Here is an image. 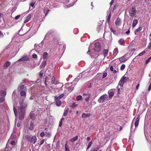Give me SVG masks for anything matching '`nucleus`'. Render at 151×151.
I'll return each mask as SVG.
<instances>
[{"instance_id": "obj_62", "label": "nucleus", "mask_w": 151, "mask_h": 151, "mask_svg": "<svg viewBox=\"0 0 151 151\" xmlns=\"http://www.w3.org/2000/svg\"><path fill=\"white\" fill-rule=\"evenodd\" d=\"M35 4V3H32L31 4L30 6L32 7H34Z\"/></svg>"}, {"instance_id": "obj_25", "label": "nucleus", "mask_w": 151, "mask_h": 151, "mask_svg": "<svg viewBox=\"0 0 151 151\" xmlns=\"http://www.w3.org/2000/svg\"><path fill=\"white\" fill-rule=\"evenodd\" d=\"M30 117L31 119L34 120L35 119L34 114L32 112H31L29 114Z\"/></svg>"}, {"instance_id": "obj_10", "label": "nucleus", "mask_w": 151, "mask_h": 151, "mask_svg": "<svg viewBox=\"0 0 151 151\" xmlns=\"http://www.w3.org/2000/svg\"><path fill=\"white\" fill-rule=\"evenodd\" d=\"M29 58L27 56H25L23 57L20 59H19L18 61L21 62V61H26L29 60Z\"/></svg>"}, {"instance_id": "obj_58", "label": "nucleus", "mask_w": 151, "mask_h": 151, "mask_svg": "<svg viewBox=\"0 0 151 151\" xmlns=\"http://www.w3.org/2000/svg\"><path fill=\"white\" fill-rule=\"evenodd\" d=\"M114 0H111V1L110 2V6H111L113 4V3L114 2Z\"/></svg>"}, {"instance_id": "obj_17", "label": "nucleus", "mask_w": 151, "mask_h": 151, "mask_svg": "<svg viewBox=\"0 0 151 151\" xmlns=\"http://www.w3.org/2000/svg\"><path fill=\"white\" fill-rule=\"evenodd\" d=\"M56 101V105L58 106H60L61 104V101L59 99H57L55 100Z\"/></svg>"}, {"instance_id": "obj_39", "label": "nucleus", "mask_w": 151, "mask_h": 151, "mask_svg": "<svg viewBox=\"0 0 151 151\" xmlns=\"http://www.w3.org/2000/svg\"><path fill=\"white\" fill-rule=\"evenodd\" d=\"M145 50H144L142 52L139 53V54L138 55V56H140L142 55H143L145 53Z\"/></svg>"}, {"instance_id": "obj_48", "label": "nucleus", "mask_w": 151, "mask_h": 151, "mask_svg": "<svg viewBox=\"0 0 151 151\" xmlns=\"http://www.w3.org/2000/svg\"><path fill=\"white\" fill-rule=\"evenodd\" d=\"M10 144H11L12 145H13V146H14V145H16V143H15V141H13H13H12L11 142V143H10Z\"/></svg>"}, {"instance_id": "obj_46", "label": "nucleus", "mask_w": 151, "mask_h": 151, "mask_svg": "<svg viewBox=\"0 0 151 151\" xmlns=\"http://www.w3.org/2000/svg\"><path fill=\"white\" fill-rule=\"evenodd\" d=\"M32 58L34 59L36 58L37 57V55L35 54H33L32 55Z\"/></svg>"}, {"instance_id": "obj_49", "label": "nucleus", "mask_w": 151, "mask_h": 151, "mask_svg": "<svg viewBox=\"0 0 151 151\" xmlns=\"http://www.w3.org/2000/svg\"><path fill=\"white\" fill-rule=\"evenodd\" d=\"M16 137L17 136L16 135L13 134H12L11 135V138L12 139H13L12 138H16Z\"/></svg>"}, {"instance_id": "obj_64", "label": "nucleus", "mask_w": 151, "mask_h": 151, "mask_svg": "<svg viewBox=\"0 0 151 151\" xmlns=\"http://www.w3.org/2000/svg\"><path fill=\"white\" fill-rule=\"evenodd\" d=\"M21 124H20L19 123H17V126L18 127H21Z\"/></svg>"}, {"instance_id": "obj_47", "label": "nucleus", "mask_w": 151, "mask_h": 151, "mask_svg": "<svg viewBox=\"0 0 151 151\" xmlns=\"http://www.w3.org/2000/svg\"><path fill=\"white\" fill-rule=\"evenodd\" d=\"M77 106V104H76L75 103H73L71 105V107L73 108H74V107Z\"/></svg>"}, {"instance_id": "obj_44", "label": "nucleus", "mask_w": 151, "mask_h": 151, "mask_svg": "<svg viewBox=\"0 0 151 151\" xmlns=\"http://www.w3.org/2000/svg\"><path fill=\"white\" fill-rule=\"evenodd\" d=\"M125 66L124 64H122L121 66L120 69L122 70H123L125 68Z\"/></svg>"}, {"instance_id": "obj_61", "label": "nucleus", "mask_w": 151, "mask_h": 151, "mask_svg": "<svg viewBox=\"0 0 151 151\" xmlns=\"http://www.w3.org/2000/svg\"><path fill=\"white\" fill-rule=\"evenodd\" d=\"M107 137H105L104 138V140H106V141H105L106 143V142L108 141V139H107Z\"/></svg>"}, {"instance_id": "obj_2", "label": "nucleus", "mask_w": 151, "mask_h": 151, "mask_svg": "<svg viewBox=\"0 0 151 151\" xmlns=\"http://www.w3.org/2000/svg\"><path fill=\"white\" fill-rule=\"evenodd\" d=\"M93 50L95 51L99 52L101 50V46L99 42H97L94 44V47Z\"/></svg>"}, {"instance_id": "obj_12", "label": "nucleus", "mask_w": 151, "mask_h": 151, "mask_svg": "<svg viewBox=\"0 0 151 151\" xmlns=\"http://www.w3.org/2000/svg\"><path fill=\"white\" fill-rule=\"evenodd\" d=\"M42 58L44 60H47L48 58V55L47 52H45L43 53Z\"/></svg>"}, {"instance_id": "obj_9", "label": "nucleus", "mask_w": 151, "mask_h": 151, "mask_svg": "<svg viewBox=\"0 0 151 151\" xmlns=\"http://www.w3.org/2000/svg\"><path fill=\"white\" fill-rule=\"evenodd\" d=\"M115 24L117 28H118L119 26H120L121 24V20L119 17L117 18L115 22Z\"/></svg>"}, {"instance_id": "obj_20", "label": "nucleus", "mask_w": 151, "mask_h": 151, "mask_svg": "<svg viewBox=\"0 0 151 151\" xmlns=\"http://www.w3.org/2000/svg\"><path fill=\"white\" fill-rule=\"evenodd\" d=\"M91 115V114L90 113H83L82 115V118H84L87 117H88Z\"/></svg>"}, {"instance_id": "obj_36", "label": "nucleus", "mask_w": 151, "mask_h": 151, "mask_svg": "<svg viewBox=\"0 0 151 151\" xmlns=\"http://www.w3.org/2000/svg\"><path fill=\"white\" fill-rule=\"evenodd\" d=\"M46 61H43L42 63L41 66L43 67V68L45 67L46 65Z\"/></svg>"}, {"instance_id": "obj_26", "label": "nucleus", "mask_w": 151, "mask_h": 151, "mask_svg": "<svg viewBox=\"0 0 151 151\" xmlns=\"http://www.w3.org/2000/svg\"><path fill=\"white\" fill-rule=\"evenodd\" d=\"M91 96V94L90 93H88L85 99V101L86 102H88L89 100V98Z\"/></svg>"}, {"instance_id": "obj_37", "label": "nucleus", "mask_w": 151, "mask_h": 151, "mask_svg": "<svg viewBox=\"0 0 151 151\" xmlns=\"http://www.w3.org/2000/svg\"><path fill=\"white\" fill-rule=\"evenodd\" d=\"M92 144H93V142H92V141L90 142H89L88 145L87 147V150L91 146V145Z\"/></svg>"}, {"instance_id": "obj_50", "label": "nucleus", "mask_w": 151, "mask_h": 151, "mask_svg": "<svg viewBox=\"0 0 151 151\" xmlns=\"http://www.w3.org/2000/svg\"><path fill=\"white\" fill-rule=\"evenodd\" d=\"M45 140L44 139H42L40 142V144L39 145V147H40L41 145H42L44 142Z\"/></svg>"}, {"instance_id": "obj_24", "label": "nucleus", "mask_w": 151, "mask_h": 151, "mask_svg": "<svg viewBox=\"0 0 151 151\" xmlns=\"http://www.w3.org/2000/svg\"><path fill=\"white\" fill-rule=\"evenodd\" d=\"M78 136H76L70 139V141L71 142H74L78 139Z\"/></svg>"}, {"instance_id": "obj_16", "label": "nucleus", "mask_w": 151, "mask_h": 151, "mask_svg": "<svg viewBox=\"0 0 151 151\" xmlns=\"http://www.w3.org/2000/svg\"><path fill=\"white\" fill-rule=\"evenodd\" d=\"M11 64V63L9 61H6L4 64V67L5 68L8 67Z\"/></svg>"}, {"instance_id": "obj_57", "label": "nucleus", "mask_w": 151, "mask_h": 151, "mask_svg": "<svg viewBox=\"0 0 151 151\" xmlns=\"http://www.w3.org/2000/svg\"><path fill=\"white\" fill-rule=\"evenodd\" d=\"M139 84H138L136 87V90H137L138 89V88L139 87Z\"/></svg>"}, {"instance_id": "obj_35", "label": "nucleus", "mask_w": 151, "mask_h": 151, "mask_svg": "<svg viewBox=\"0 0 151 151\" xmlns=\"http://www.w3.org/2000/svg\"><path fill=\"white\" fill-rule=\"evenodd\" d=\"M99 148V146H97V147L93 148L91 151H98Z\"/></svg>"}, {"instance_id": "obj_43", "label": "nucleus", "mask_w": 151, "mask_h": 151, "mask_svg": "<svg viewBox=\"0 0 151 151\" xmlns=\"http://www.w3.org/2000/svg\"><path fill=\"white\" fill-rule=\"evenodd\" d=\"M25 88V86L24 85H22L19 87L20 90H23Z\"/></svg>"}, {"instance_id": "obj_13", "label": "nucleus", "mask_w": 151, "mask_h": 151, "mask_svg": "<svg viewBox=\"0 0 151 151\" xmlns=\"http://www.w3.org/2000/svg\"><path fill=\"white\" fill-rule=\"evenodd\" d=\"M118 53V50L117 48H115L113 52V55L114 57H115Z\"/></svg>"}, {"instance_id": "obj_41", "label": "nucleus", "mask_w": 151, "mask_h": 151, "mask_svg": "<svg viewBox=\"0 0 151 151\" xmlns=\"http://www.w3.org/2000/svg\"><path fill=\"white\" fill-rule=\"evenodd\" d=\"M55 81V78L54 76H53L52 78V82L51 83L52 84L55 83L54 82Z\"/></svg>"}, {"instance_id": "obj_55", "label": "nucleus", "mask_w": 151, "mask_h": 151, "mask_svg": "<svg viewBox=\"0 0 151 151\" xmlns=\"http://www.w3.org/2000/svg\"><path fill=\"white\" fill-rule=\"evenodd\" d=\"M47 77L45 78V81L44 83H45V86L47 85Z\"/></svg>"}, {"instance_id": "obj_51", "label": "nucleus", "mask_w": 151, "mask_h": 151, "mask_svg": "<svg viewBox=\"0 0 151 151\" xmlns=\"http://www.w3.org/2000/svg\"><path fill=\"white\" fill-rule=\"evenodd\" d=\"M43 75V73L41 71L39 73V76L40 78L42 77Z\"/></svg>"}, {"instance_id": "obj_45", "label": "nucleus", "mask_w": 151, "mask_h": 151, "mask_svg": "<svg viewBox=\"0 0 151 151\" xmlns=\"http://www.w3.org/2000/svg\"><path fill=\"white\" fill-rule=\"evenodd\" d=\"M5 99L4 98L0 97V103H2L4 101Z\"/></svg>"}, {"instance_id": "obj_56", "label": "nucleus", "mask_w": 151, "mask_h": 151, "mask_svg": "<svg viewBox=\"0 0 151 151\" xmlns=\"http://www.w3.org/2000/svg\"><path fill=\"white\" fill-rule=\"evenodd\" d=\"M4 36V35L2 33L1 31H0V37H2Z\"/></svg>"}, {"instance_id": "obj_31", "label": "nucleus", "mask_w": 151, "mask_h": 151, "mask_svg": "<svg viewBox=\"0 0 151 151\" xmlns=\"http://www.w3.org/2000/svg\"><path fill=\"white\" fill-rule=\"evenodd\" d=\"M20 94L21 96H26V93L24 91H22L20 92Z\"/></svg>"}, {"instance_id": "obj_5", "label": "nucleus", "mask_w": 151, "mask_h": 151, "mask_svg": "<svg viewBox=\"0 0 151 151\" xmlns=\"http://www.w3.org/2000/svg\"><path fill=\"white\" fill-rule=\"evenodd\" d=\"M129 16L132 17H133L135 16L136 14V9L134 7H132L131 10H129Z\"/></svg>"}, {"instance_id": "obj_23", "label": "nucleus", "mask_w": 151, "mask_h": 151, "mask_svg": "<svg viewBox=\"0 0 151 151\" xmlns=\"http://www.w3.org/2000/svg\"><path fill=\"white\" fill-rule=\"evenodd\" d=\"M118 42L120 45H122L124 44L125 41L123 39H121L119 40Z\"/></svg>"}, {"instance_id": "obj_30", "label": "nucleus", "mask_w": 151, "mask_h": 151, "mask_svg": "<svg viewBox=\"0 0 151 151\" xmlns=\"http://www.w3.org/2000/svg\"><path fill=\"white\" fill-rule=\"evenodd\" d=\"M65 151H70L68 145H67V142L65 144Z\"/></svg>"}, {"instance_id": "obj_4", "label": "nucleus", "mask_w": 151, "mask_h": 151, "mask_svg": "<svg viewBox=\"0 0 151 151\" xmlns=\"http://www.w3.org/2000/svg\"><path fill=\"white\" fill-rule=\"evenodd\" d=\"M127 81L126 77L124 76L119 81L118 84L119 86L121 87H122L124 83L126 82Z\"/></svg>"}, {"instance_id": "obj_22", "label": "nucleus", "mask_w": 151, "mask_h": 151, "mask_svg": "<svg viewBox=\"0 0 151 151\" xmlns=\"http://www.w3.org/2000/svg\"><path fill=\"white\" fill-rule=\"evenodd\" d=\"M6 94V91L4 90L0 91V95L2 96H5Z\"/></svg>"}, {"instance_id": "obj_19", "label": "nucleus", "mask_w": 151, "mask_h": 151, "mask_svg": "<svg viewBox=\"0 0 151 151\" xmlns=\"http://www.w3.org/2000/svg\"><path fill=\"white\" fill-rule=\"evenodd\" d=\"M140 119V118L139 117V116H138V117L136 119V121L134 124V125L135 127H137L139 123V121Z\"/></svg>"}, {"instance_id": "obj_3", "label": "nucleus", "mask_w": 151, "mask_h": 151, "mask_svg": "<svg viewBox=\"0 0 151 151\" xmlns=\"http://www.w3.org/2000/svg\"><path fill=\"white\" fill-rule=\"evenodd\" d=\"M18 111L19 115V119L20 120H23L24 118L25 111L18 110Z\"/></svg>"}, {"instance_id": "obj_59", "label": "nucleus", "mask_w": 151, "mask_h": 151, "mask_svg": "<svg viewBox=\"0 0 151 151\" xmlns=\"http://www.w3.org/2000/svg\"><path fill=\"white\" fill-rule=\"evenodd\" d=\"M130 32V29H129L126 32V33L127 35H128L129 34Z\"/></svg>"}, {"instance_id": "obj_15", "label": "nucleus", "mask_w": 151, "mask_h": 151, "mask_svg": "<svg viewBox=\"0 0 151 151\" xmlns=\"http://www.w3.org/2000/svg\"><path fill=\"white\" fill-rule=\"evenodd\" d=\"M64 96V94L62 93L61 94L58 96H55L54 97L55 100H56L57 99H60L61 98H63Z\"/></svg>"}, {"instance_id": "obj_1", "label": "nucleus", "mask_w": 151, "mask_h": 151, "mask_svg": "<svg viewBox=\"0 0 151 151\" xmlns=\"http://www.w3.org/2000/svg\"><path fill=\"white\" fill-rule=\"evenodd\" d=\"M25 137L27 141L31 143L35 144L37 142V139L36 135L31 136L27 134Z\"/></svg>"}, {"instance_id": "obj_29", "label": "nucleus", "mask_w": 151, "mask_h": 151, "mask_svg": "<svg viewBox=\"0 0 151 151\" xmlns=\"http://www.w3.org/2000/svg\"><path fill=\"white\" fill-rule=\"evenodd\" d=\"M109 98L111 99L112 97L114 96V93L113 92H110L109 91Z\"/></svg>"}, {"instance_id": "obj_28", "label": "nucleus", "mask_w": 151, "mask_h": 151, "mask_svg": "<svg viewBox=\"0 0 151 151\" xmlns=\"http://www.w3.org/2000/svg\"><path fill=\"white\" fill-rule=\"evenodd\" d=\"M111 16V13L110 12L109 13L107 19V22L108 23H109L110 22V18Z\"/></svg>"}, {"instance_id": "obj_18", "label": "nucleus", "mask_w": 151, "mask_h": 151, "mask_svg": "<svg viewBox=\"0 0 151 151\" xmlns=\"http://www.w3.org/2000/svg\"><path fill=\"white\" fill-rule=\"evenodd\" d=\"M138 23V20L136 19H134L133 22L132 26V27H134Z\"/></svg>"}, {"instance_id": "obj_32", "label": "nucleus", "mask_w": 151, "mask_h": 151, "mask_svg": "<svg viewBox=\"0 0 151 151\" xmlns=\"http://www.w3.org/2000/svg\"><path fill=\"white\" fill-rule=\"evenodd\" d=\"M34 129V125L33 123L32 122H31V123L30 124V127H29V129L31 130H32L33 129Z\"/></svg>"}, {"instance_id": "obj_38", "label": "nucleus", "mask_w": 151, "mask_h": 151, "mask_svg": "<svg viewBox=\"0 0 151 151\" xmlns=\"http://www.w3.org/2000/svg\"><path fill=\"white\" fill-rule=\"evenodd\" d=\"M82 99V96L81 95H79L77 96L76 98V100L78 101L81 100Z\"/></svg>"}, {"instance_id": "obj_52", "label": "nucleus", "mask_w": 151, "mask_h": 151, "mask_svg": "<svg viewBox=\"0 0 151 151\" xmlns=\"http://www.w3.org/2000/svg\"><path fill=\"white\" fill-rule=\"evenodd\" d=\"M107 75V73H106V72L104 73L103 74L102 78H105L106 77Z\"/></svg>"}, {"instance_id": "obj_21", "label": "nucleus", "mask_w": 151, "mask_h": 151, "mask_svg": "<svg viewBox=\"0 0 151 151\" xmlns=\"http://www.w3.org/2000/svg\"><path fill=\"white\" fill-rule=\"evenodd\" d=\"M31 16L30 15H29L26 18V19H25L24 22V23H26L27 22L31 19Z\"/></svg>"}, {"instance_id": "obj_11", "label": "nucleus", "mask_w": 151, "mask_h": 151, "mask_svg": "<svg viewBox=\"0 0 151 151\" xmlns=\"http://www.w3.org/2000/svg\"><path fill=\"white\" fill-rule=\"evenodd\" d=\"M142 29V27L141 26H139L138 28L135 30L134 33L136 35H138V33L140 32Z\"/></svg>"}, {"instance_id": "obj_34", "label": "nucleus", "mask_w": 151, "mask_h": 151, "mask_svg": "<svg viewBox=\"0 0 151 151\" xmlns=\"http://www.w3.org/2000/svg\"><path fill=\"white\" fill-rule=\"evenodd\" d=\"M110 29L111 31L114 34L116 35V32L115 30H114L113 28L111 27H110Z\"/></svg>"}, {"instance_id": "obj_27", "label": "nucleus", "mask_w": 151, "mask_h": 151, "mask_svg": "<svg viewBox=\"0 0 151 151\" xmlns=\"http://www.w3.org/2000/svg\"><path fill=\"white\" fill-rule=\"evenodd\" d=\"M119 6V5L118 4L116 3L115 5L114 6L112 12H113L116 9L118 8V7Z\"/></svg>"}, {"instance_id": "obj_40", "label": "nucleus", "mask_w": 151, "mask_h": 151, "mask_svg": "<svg viewBox=\"0 0 151 151\" xmlns=\"http://www.w3.org/2000/svg\"><path fill=\"white\" fill-rule=\"evenodd\" d=\"M151 57L148 58L145 61V64H147L151 60Z\"/></svg>"}, {"instance_id": "obj_8", "label": "nucleus", "mask_w": 151, "mask_h": 151, "mask_svg": "<svg viewBox=\"0 0 151 151\" xmlns=\"http://www.w3.org/2000/svg\"><path fill=\"white\" fill-rule=\"evenodd\" d=\"M127 54H125L122 57L119 58V61L121 63L124 62L126 61L128 59L127 57Z\"/></svg>"}, {"instance_id": "obj_42", "label": "nucleus", "mask_w": 151, "mask_h": 151, "mask_svg": "<svg viewBox=\"0 0 151 151\" xmlns=\"http://www.w3.org/2000/svg\"><path fill=\"white\" fill-rule=\"evenodd\" d=\"M45 135L46 137H50V134L49 132H48L46 131L45 132Z\"/></svg>"}, {"instance_id": "obj_7", "label": "nucleus", "mask_w": 151, "mask_h": 151, "mask_svg": "<svg viewBox=\"0 0 151 151\" xmlns=\"http://www.w3.org/2000/svg\"><path fill=\"white\" fill-rule=\"evenodd\" d=\"M20 106L18 108V110L25 111V108H26L27 104L24 103L23 101L20 103Z\"/></svg>"}, {"instance_id": "obj_60", "label": "nucleus", "mask_w": 151, "mask_h": 151, "mask_svg": "<svg viewBox=\"0 0 151 151\" xmlns=\"http://www.w3.org/2000/svg\"><path fill=\"white\" fill-rule=\"evenodd\" d=\"M20 15H18L16 16L15 17V19H18L20 17Z\"/></svg>"}, {"instance_id": "obj_54", "label": "nucleus", "mask_w": 151, "mask_h": 151, "mask_svg": "<svg viewBox=\"0 0 151 151\" xmlns=\"http://www.w3.org/2000/svg\"><path fill=\"white\" fill-rule=\"evenodd\" d=\"M45 134L44 132H42L40 134V136L41 137H43L45 136Z\"/></svg>"}, {"instance_id": "obj_14", "label": "nucleus", "mask_w": 151, "mask_h": 151, "mask_svg": "<svg viewBox=\"0 0 151 151\" xmlns=\"http://www.w3.org/2000/svg\"><path fill=\"white\" fill-rule=\"evenodd\" d=\"M109 50L107 49H104L103 51V55L104 57L107 56Z\"/></svg>"}, {"instance_id": "obj_33", "label": "nucleus", "mask_w": 151, "mask_h": 151, "mask_svg": "<svg viewBox=\"0 0 151 151\" xmlns=\"http://www.w3.org/2000/svg\"><path fill=\"white\" fill-rule=\"evenodd\" d=\"M68 112V109H67L64 112L63 114V116H65L67 115Z\"/></svg>"}, {"instance_id": "obj_53", "label": "nucleus", "mask_w": 151, "mask_h": 151, "mask_svg": "<svg viewBox=\"0 0 151 151\" xmlns=\"http://www.w3.org/2000/svg\"><path fill=\"white\" fill-rule=\"evenodd\" d=\"M147 48L148 49H151V42H150L149 44V45L147 47Z\"/></svg>"}, {"instance_id": "obj_6", "label": "nucleus", "mask_w": 151, "mask_h": 151, "mask_svg": "<svg viewBox=\"0 0 151 151\" xmlns=\"http://www.w3.org/2000/svg\"><path fill=\"white\" fill-rule=\"evenodd\" d=\"M107 99L108 96L106 94H104L100 97L98 101L100 102L103 103L107 100Z\"/></svg>"}, {"instance_id": "obj_63", "label": "nucleus", "mask_w": 151, "mask_h": 151, "mask_svg": "<svg viewBox=\"0 0 151 151\" xmlns=\"http://www.w3.org/2000/svg\"><path fill=\"white\" fill-rule=\"evenodd\" d=\"M13 110H14V113L17 112V109L14 107H13Z\"/></svg>"}]
</instances>
